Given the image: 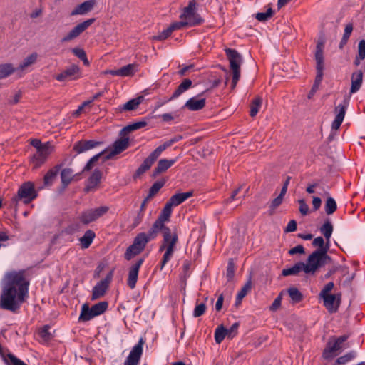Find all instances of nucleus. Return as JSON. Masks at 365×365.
Instances as JSON below:
<instances>
[{
    "label": "nucleus",
    "mask_w": 365,
    "mask_h": 365,
    "mask_svg": "<svg viewBox=\"0 0 365 365\" xmlns=\"http://www.w3.org/2000/svg\"><path fill=\"white\" fill-rule=\"evenodd\" d=\"M29 286L24 271L6 273L0 297V308L16 312L28 296Z\"/></svg>",
    "instance_id": "1"
},
{
    "label": "nucleus",
    "mask_w": 365,
    "mask_h": 365,
    "mask_svg": "<svg viewBox=\"0 0 365 365\" xmlns=\"http://www.w3.org/2000/svg\"><path fill=\"white\" fill-rule=\"evenodd\" d=\"M163 240L159 247V252L165 250L160 264V269H163L165 265L171 259L176 243L178 242V235L175 232H172L170 228H165L163 233Z\"/></svg>",
    "instance_id": "2"
},
{
    "label": "nucleus",
    "mask_w": 365,
    "mask_h": 365,
    "mask_svg": "<svg viewBox=\"0 0 365 365\" xmlns=\"http://www.w3.org/2000/svg\"><path fill=\"white\" fill-rule=\"evenodd\" d=\"M324 43L318 42L316 46L314 58L316 61V77L314 83L307 96L308 98H312L318 91L319 86L322 81L324 69Z\"/></svg>",
    "instance_id": "3"
},
{
    "label": "nucleus",
    "mask_w": 365,
    "mask_h": 365,
    "mask_svg": "<svg viewBox=\"0 0 365 365\" xmlns=\"http://www.w3.org/2000/svg\"><path fill=\"white\" fill-rule=\"evenodd\" d=\"M331 258L326 252V249L316 250L307 259L306 274H314L318 269L330 262Z\"/></svg>",
    "instance_id": "4"
},
{
    "label": "nucleus",
    "mask_w": 365,
    "mask_h": 365,
    "mask_svg": "<svg viewBox=\"0 0 365 365\" xmlns=\"http://www.w3.org/2000/svg\"><path fill=\"white\" fill-rule=\"evenodd\" d=\"M180 18L184 20L187 26H197L204 23V19L197 12V4L195 0L190 1L188 5L185 6Z\"/></svg>",
    "instance_id": "5"
},
{
    "label": "nucleus",
    "mask_w": 365,
    "mask_h": 365,
    "mask_svg": "<svg viewBox=\"0 0 365 365\" xmlns=\"http://www.w3.org/2000/svg\"><path fill=\"white\" fill-rule=\"evenodd\" d=\"M227 57L230 61V68L232 71V88H234L240 77V64L242 57L235 49L227 48L225 50Z\"/></svg>",
    "instance_id": "6"
},
{
    "label": "nucleus",
    "mask_w": 365,
    "mask_h": 365,
    "mask_svg": "<svg viewBox=\"0 0 365 365\" xmlns=\"http://www.w3.org/2000/svg\"><path fill=\"white\" fill-rule=\"evenodd\" d=\"M348 339L347 335H342L337 338L330 339L323 351L322 356L324 359H332L337 355V352L342 349V344Z\"/></svg>",
    "instance_id": "7"
},
{
    "label": "nucleus",
    "mask_w": 365,
    "mask_h": 365,
    "mask_svg": "<svg viewBox=\"0 0 365 365\" xmlns=\"http://www.w3.org/2000/svg\"><path fill=\"white\" fill-rule=\"evenodd\" d=\"M37 197V192L35 190L34 185L31 182H26L23 183L19 188L16 200H22L27 204L31 202Z\"/></svg>",
    "instance_id": "8"
},
{
    "label": "nucleus",
    "mask_w": 365,
    "mask_h": 365,
    "mask_svg": "<svg viewBox=\"0 0 365 365\" xmlns=\"http://www.w3.org/2000/svg\"><path fill=\"white\" fill-rule=\"evenodd\" d=\"M165 149L163 148L162 145H159L156 148L148 158H146L140 166L137 169L135 173L134 174V178H137L140 177L142 174L148 170L153 164L157 160L161 153Z\"/></svg>",
    "instance_id": "9"
},
{
    "label": "nucleus",
    "mask_w": 365,
    "mask_h": 365,
    "mask_svg": "<svg viewBox=\"0 0 365 365\" xmlns=\"http://www.w3.org/2000/svg\"><path fill=\"white\" fill-rule=\"evenodd\" d=\"M165 149L163 148L162 145H159L156 148L148 158H146L140 166L137 169L135 173L134 174V178H137L140 177L142 174L148 170L153 164L157 160L161 153Z\"/></svg>",
    "instance_id": "10"
},
{
    "label": "nucleus",
    "mask_w": 365,
    "mask_h": 365,
    "mask_svg": "<svg viewBox=\"0 0 365 365\" xmlns=\"http://www.w3.org/2000/svg\"><path fill=\"white\" fill-rule=\"evenodd\" d=\"M349 102L350 96H344L342 102L335 107V118L331 123L332 130H337L340 128L344 119Z\"/></svg>",
    "instance_id": "11"
},
{
    "label": "nucleus",
    "mask_w": 365,
    "mask_h": 365,
    "mask_svg": "<svg viewBox=\"0 0 365 365\" xmlns=\"http://www.w3.org/2000/svg\"><path fill=\"white\" fill-rule=\"evenodd\" d=\"M108 210L109 208L107 206H101L94 209H88L82 212L78 218L83 224L88 225L105 215Z\"/></svg>",
    "instance_id": "12"
},
{
    "label": "nucleus",
    "mask_w": 365,
    "mask_h": 365,
    "mask_svg": "<svg viewBox=\"0 0 365 365\" xmlns=\"http://www.w3.org/2000/svg\"><path fill=\"white\" fill-rule=\"evenodd\" d=\"M95 19H89L81 23L77 24L65 36L61 39L62 42H68L71 40L79 36L83 31H85L93 22Z\"/></svg>",
    "instance_id": "13"
},
{
    "label": "nucleus",
    "mask_w": 365,
    "mask_h": 365,
    "mask_svg": "<svg viewBox=\"0 0 365 365\" xmlns=\"http://www.w3.org/2000/svg\"><path fill=\"white\" fill-rule=\"evenodd\" d=\"M144 340L140 338L138 344H136L130 351L123 365H138L141 356L143 354V345Z\"/></svg>",
    "instance_id": "14"
},
{
    "label": "nucleus",
    "mask_w": 365,
    "mask_h": 365,
    "mask_svg": "<svg viewBox=\"0 0 365 365\" xmlns=\"http://www.w3.org/2000/svg\"><path fill=\"white\" fill-rule=\"evenodd\" d=\"M81 76V69L78 66L72 64L63 71L56 76V79L58 81L77 80Z\"/></svg>",
    "instance_id": "15"
},
{
    "label": "nucleus",
    "mask_w": 365,
    "mask_h": 365,
    "mask_svg": "<svg viewBox=\"0 0 365 365\" xmlns=\"http://www.w3.org/2000/svg\"><path fill=\"white\" fill-rule=\"evenodd\" d=\"M53 150L54 147L50 142L43 143V147L37 150L36 153L34 154L33 161L35 162L36 165L43 164Z\"/></svg>",
    "instance_id": "16"
},
{
    "label": "nucleus",
    "mask_w": 365,
    "mask_h": 365,
    "mask_svg": "<svg viewBox=\"0 0 365 365\" xmlns=\"http://www.w3.org/2000/svg\"><path fill=\"white\" fill-rule=\"evenodd\" d=\"M144 258H140L137 262L131 265L128 269L127 284L131 289H133L135 286L138 278V272L140 267L144 262Z\"/></svg>",
    "instance_id": "17"
},
{
    "label": "nucleus",
    "mask_w": 365,
    "mask_h": 365,
    "mask_svg": "<svg viewBox=\"0 0 365 365\" xmlns=\"http://www.w3.org/2000/svg\"><path fill=\"white\" fill-rule=\"evenodd\" d=\"M129 145V138L122 137L117 139L112 145L109 153L105 157V159H110L112 157L122 153L127 149Z\"/></svg>",
    "instance_id": "18"
},
{
    "label": "nucleus",
    "mask_w": 365,
    "mask_h": 365,
    "mask_svg": "<svg viewBox=\"0 0 365 365\" xmlns=\"http://www.w3.org/2000/svg\"><path fill=\"white\" fill-rule=\"evenodd\" d=\"M206 103L205 98H200V95L189 98L185 103L183 108L191 111H197L202 110Z\"/></svg>",
    "instance_id": "19"
},
{
    "label": "nucleus",
    "mask_w": 365,
    "mask_h": 365,
    "mask_svg": "<svg viewBox=\"0 0 365 365\" xmlns=\"http://www.w3.org/2000/svg\"><path fill=\"white\" fill-rule=\"evenodd\" d=\"M101 143V142L94 140H81L77 142L74 145L73 150L78 153H82L87 150L94 148Z\"/></svg>",
    "instance_id": "20"
},
{
    "label": "nucleus",
    "mask_w": 365,
    "mask_h": 365,
    "mask_svg": "<svg viewBox=\"0 0 365 365\" xmlns=\"http://www.w3.org/2000/svg\"><path fill=\"white\" fill-rule=\"evenodd\" d=\"M323 299L324 306L330 313L337 312L339 304L336 303V296L332 294H329L323 296H319Z\"/></svg>",
    "instance_id": "21"
},
{
    "label": "nucleus",
    "mask_w": 365,
    "mask_h": 365,
    "mask_svg": "<svg viewBox=\"0 0 365 365\" xmlns=\"http://www.w3.org/2000/svg\"><path fill=\"white\" fill-rule=\"evenodd\" d=\"M96 4L95 0H88L78 5L71 12V15H83L91 11Z\"/></svg>",
    "instance_id": "22"
},
{
    "label": "nucleus",
    "mask_w": 365,
    "mask_h": 365,
    "mask_svg": "<svg viewBox=\"0 0 365 365\" xmlns=\"http://www.w3.org/2000/svg\"><path fill=\"white\" fill-rule=\"evenodd\" d=\"M363 83V73L358 70L351 75V86L350 88V94L356 93L361 88Z\"/></svg>",
    "instance_id": "23"
},
{
    "label": "nucleus",
    "mask_w": 365,
    "mask_h": 365,
    "mask_svg": "<svg viewBox=\"0 0 365 365\" xmlns=\"http://www.w3.org/2000/svg\"><path fill=\"white\" fill-rule=\"evenodd\" d=\"M177 159H161L158 161L157 166L153 170V177H156L161 173L166 171L170 168L175 162Z\"/></svg>",
    "instance_id": "24"
},
{
    "label": "nucleus",
    "mask_w": 365,
    "mask_h": 365,
    "mask_svg": "<svg viewBox=\"0 0 365 365\" xmlns=\"http://www.w3.org/2000/svg\"><path fill=\"white\" fill-rule=\"evenodd\" d=\"M38 56L36 52H33L32 53L26 56L17 68H14L15 71H24L26 70L29 66H32L36 62Z\"/></svg>",
    "instance_id": "25"
},
{
    "label": "nucleus",
    "mask_w": 365,
    "mask_h": 365,
    "mask_svg": "<svg viewBox=\"0 0 365 365\" xmlns=\"http://www.w3.org/2000/svg\"><path fill=\"white\" fill-rule=\"evenodd\" d=\"M165 228L168 227L165 226V224H163L159 220L157 219L152 225L151 228L146 233L147 237L149 238L150 240H152L157 237L160 231H162L163 234L164 230Z\"/></svg>",
    "instance_id": "26"
},
{
    "label": "nucleus",
    "mask_w": 365,
    "mask_h": 365,
    "mask_svg": "<svg viewBox=\"0 0 365 365\" xmlns=\"http://www.w3.org/2000/svg\"><path fill=\"white\" fill-rule=\"evenodd\" d=\"M193 195L192 192H180L176 193L173 195L168 201L172 206L176 207L183 202H185L187 199L192 197Z\"/></svg>",
    "instance_id": "27"
},
{
    "label": "nucleus",
    "mask_w": 365,
    "mask_h": 365,
    "mask_svg": "<svg viewBox=\"0 0 365 365\" xmlns=\"http://www.w3.org/2000/svg\"><path fill=\"white\" fill-rule=\"evenodd\" d=\"M61 165H57L50 169L44 175L43 182L46 186H51L61 170Z\"/></svg>",
    "instance_id": "28"
},
{
    "label": "nucleus",
    "mask_w": 365,
    "mask_h": 365,
    "mask_svg": "<svg viewBox=\"0 0 365 365\" xmlns=\"http://www.w3.org/2000/svg\"><path fill=\"white\" fill-rule=\"evenodd\" d=\"M101 177L102 173L101 170L96 169L88 180V182L86 186V190L88 192L93 189L94 187H96L97 185L100 182Z\"/></svg>",
    "instance_id": "29"
},
{
    "label": "nucleus",
    "mask_w": 365,
    "mask_h": 365,
    "mask_svg": "<svg viewBox=\"0 0 365 365\" xmlns=\"http://www.w3.org/2000/svg\"><path fill=\"white\" fill-rule=\"evenodd\" d=\"M302 271L306 273L305 263L299 262L294 264L291 267L284 269L282 272V274L283 276L297 275Z\"/></svg>",
    "instance_id": "30"
},
{
    "label": "nucleus",
    "mask_w": 365,
    "mask_h": 365,
    "mask_svg": "<svg viewBox=\"0 0 365 365\" xmlns=\"http://www.w3.org/2000/svg\"><path fill=\"white\" fill-rule=\"evenodd\" d=\"M192 83L190 79H184L182 81V83L178 86V88L174 91V93H173V95L171 96L168 101H171L179 97L181 94L187 91L191 87Z\"/></svg>",
    "instance_id": "31"
},
{
    "label": "nucleus",
    "mask_w": 365,
    "mask_h": 365,
    "mask_svg": "<svg viewBox=\"0 0 365 365\" xmlns=\"http://www.w3.org/2000/svg\"><path fill=\"white\" fill-rule=\"evenodd\" d=\"M107 289L108 287L106 282H98L93 288L91 299L96 300L101 297H103L105 294Z\"/></svg>",
    "instance_id": "32"
},
{
    "label": "nucleus",
    "mask_w": 365,
    "mask_h": 365,
    "mask_svg": "<svg viewBox=\"0 0 365 365\" xmlns=\"http://www.w3.org/2000/svg\"><path fill=\"white\" fill-rule=\"evenodd\" d=\"M96 317L95 314L91 311V307L87 303L83 304L81 306V314L78 317V322H85L90 321L93 318Z\"/></svg>",
    "instance_id": "33"
},
{
    "label": "nucleus",
    "mask_w": 365,
    "mask_h": 365,
    "mask_svg": "<svg viewBox=\"0 0 365 365\" xmlns=\"http://www.w3.org/2000/svg\"><path fill=\"white\" fill-rule=\"evenodd\" d=\"M319 230L320 232L324 236L327 241V244H330V238L334 230V227L331 221L329 220H325Z\"/></svg>",
    "instance_id": "34"
},
{
    "label": "nucleus",
    "mask_w": 365,
    "mask_h": 365,
    "mask_svg": "<svg viewBox=\"0 0 365 365\" xmlns=\"http://www.w3.org/2000/svg\"><path fill=\"white\" fill-rule=\"evenodd\" d=\"M149 241L145 232H140L134 238L133 244L143 251Z\"/></svg>",
    "instance_id": "35"
},
{
    "label": "nucleus",
    "mask_w": 365,
    "mask_h": 365,
    "mask_svg": "<svg viewBox=\"0 0 365 365\" xmlns=\"http://www.w3.org/2000/svg\"><path fill=\"white\" fill-rule=\"evenodd\" d=\"M73 178V171L71 168H64L61 172V180L63 188H66L72 181Z\"/></svg>",
    "instance_id": "36"
},
{
    "label": "nucleus",
    "mask_w": 365,
    "mask_h": 365,
    "mask_svg": "<svg viewBox=\"0 0 365 365\" xmlns=\"http://www.w3.org/2000/svg\"><path fill=\"white\" fill-rule=\"evenodd\" d=\"M96 234L93 231L88 230L84 235L80 238V242L83 248H88L92 243Z\"/></svg>",
    "instance_id": "37"
},
{
    "label": "nucleus",
    "mask_w": 365,
    "mask_h": 365,
    "mask_svg": "<svg viewBox=\"0 0 365 365\" xmlns=\"http://www.w3.org/2000/svg\"><path fill=\"white\" fill-rule=\"evenodd\" d=\"M173 207V206H172L168 202H167L157 219L159 220L163 224H165V222L169 221L172 213Z\"/></svg>",
    "instance_id": "38"
},
{
    "label": "nucleus",
    "mask_w": 365,
    "mask_h": 365,
    "mask_svg": "<svg viewBox=\"0 0 365 365\" xmlns=\"http://www.w3.org/2000/svg\"><path fill=\"white\" fill-rule=\"evenodd\" d=\"M142 100V96L133 98L120 106V109L121 110H133L141 103Z\"/></svg>",
    "instance_id": "39"
},
{
    "label": "nucleus",
    "mask_w": 365,
    "mask_h": 365,
    "mask_svg": "<svg viewBox=\"0 0 365 365\" xmlns=\"http://www.w3.org/2000/svg\"><path fill=\"white\" fill-rule=\"evenodd\" d=\"M136 64L130 63L119 68V76H133L136 72Z\"/></svg>",
    "instance_id": "40"
},
{
    "label": "nucleus",
    "mask_w": 365,
    "mask_h": 365,
    "mask_svg": "<svg viewBox=\"0 0 365 365\" xmlns=\"http://www.w3.org/2000/svg\"><path fill=\"white\" fill-rule=\"evenodd\" d=\"M147 122L146 121H138L133 123H131L130 125H128L127 126L124 127L120 130V135H123L124 133H129L132 132L138 129H140L145 126H146Z\"/></svg>",
    "instance_id": "41"
},
{
    "label": "nucleus",
    "mask_w": 365,
    "mask_h": 365,
    "mask_svg": "<svg viewBox=\"0 0 365 365\" xmlns=\"http://www.w3.org/2000/svg\"><path fill=\"white\" fill-rule=\"evenodd\" d=\"M108 307V302L103 301L93 305L91 309L95 316L97 317L104 313L107 310Z\"/></svg>",
    "instance_id": "42"
},
{
    "label": "nucleus",
    "mask_w": 365,
    "mask_h": 365,
    "mask_svg": "<svg viewBox=\"0 0 365 365\" xmlns=\"http://www.w3.org/2000/svg\"><path fill=\"white\" fill-rule=\"evenodd\" d=\"M15 71L14 67L11 63H4L0 65V79L5 78L11 75Z\"/></svg>",
    "instance_id": "43"
},
{
    "label": "nucleus",
    "mask_w": 365,
    "mask_h": 365,
    "mask_svg": "<svg viewBox=\"0 0 365 365\" xmlns=\"http://www.w3.org/2000/svg\"><path fill=\"white\" fill-rule=\"evenodd\" d=\"M337 209V205L336 200L331 197H327L325 205L324 210L327 215H332Z\"/></svg>",
    "instance_id": "44"
},
{
    "label": "nucleus",
    "mask_w": 365,
    "mask_h": 365,
    "mask_svg": "<svg viewBox=\"0 0 365 365\" xmlns=\"http://www.w3.org/2000/svg\"><path fill=\"white\" fill-rule=\"evenodd\" d=\"M140 252H142V250L132 244L126 249L124 257L126 260L129 261Z\"/></svg>",
    "instance_id": "45"
},
{
    "label": "nucleus",
    "mask_w": 365,
    "mask_h": 365,
    "mask_svg": "<svg viewBox=\"0 0 365 365\" xmlns=\"http://www.w3.org/2000/svg\"><path fill=\"white\" fill-rule=\"evenodd\" d=\"M227 336V329H225L222 325L219 326L215 331V340L217 344H220Z\"/></svg>",
    "instance_id": "46"
},
{
    "label": "nucleus",
    "mask_w": 365,
    "mask_h": 365,
    "mask_svg": "<svg viewBox=\"0 0 365 365\" xmlns=\"http://www.w3.org/2000/svg\"><path fill=\"white\" fill-rule=\"evenodd\" d=\"M352 31H353L352 24H346L345 26V29H344V35H343L342 38L339 45V47L340 49H342L344 48V46L347 43L348 40L351 36Z\"/></svg>",
    "instance_id": "47"
},
{
    "label": "nucleus",
    "mask_w": 365,
    "mask_h": 365,
    "mask_svg": "<svg viewBox=\"0 0 365 365\" xmlns=\"http://www.w3.org/2000/svg\"><path fill=\"white\" fill-rule=\"evenodd\" d=\"M262 100L259 97L255 98L250 104V115L251 117H255L262 106Z\"/></svg>",
    "instance_id": "48"
},
{
    "label": "nucleus",
    "mask_w": 365,
    "mask_h": 365,
    "mask_svg": "<svg viewBox=\"0 0 365 365\" xmlns=\"http://www.w3.org/2000/svg\"><path fill=\"white\" fill-rule=\"evenodd\" d=\"M356 352L354 351H351L348 352L347 354H346L345 355L339 357L336 359V363L339 365H345L349 361L354 359L356 357Z\"/></svg>",
    "instance_id": "49"
},
{
    "label": "nucleus",
    "mask_w": 365,
    "mask_h": 365,
    "mask_svg": "<svg viewBox=\"0 0 365 365\" xmlns=\"http://www.w3.org/2000/svg\"><path fill=\"white\" fill-rule=\"evenodd\" d=\"M165 184V180L161 179L155 182L149 190L148 197L154 196Z\"/></svg>",
    "instance_id": "50"
},
{
    "label": "nucleus",
    "mask_w": 365,
    "mask_h": 365,
    "mask_svg": "<svg viewBox=\"0 0 365 365\" xmlns=\"http://www.w3.org/2000/svg\"><path fill=\"white\" fill-rule=\"evenodd\" d=\"M72 52L76 56H77L83 62L84 65H89V61L87 58L86 53L83 48H74L72 49Z\"/></svg>",
    "instance_id": "51"
},
{
    "label": "nucleus",
    "mask_w": 365,
    "mask_h": 365,
    "mask_svg": "<svg viewBox=\"0 0 365 365\" xmlns=\"http://www.w3.org/2000/svg\"><path fill=\"white\" fill-rule=\"evenodd\" d=\"M251 289V281L249 280L238 292L236 298V303H240L241 300L246 296L248 291Z\"/></svg>",
    "instance_id": "52"
},
{
    "label": "nucleus",
    "mask_w": 365,
    "mask_h": 365,
    "mask_svg": "<svg viewBox=\"0 0 365 365\" xmlns=\"http://www.w3.org/2000/svg\"><path fill=\"white\" fill-rule=\"evenodd\" d=\"M288 294L294 302H299L302 299V294L298 289L295 287H291L287 290Z\"/></svg>",
    "instance_id": "53"
},
{
    "label": "nucleus",
    "mask_w": 365,
    "mask_h": 365,
    "mask_svg": "<svg viewBox=\"0 0 365 365\" xmlns=\"http://www.w3.org/2000/svg\"><path fill=\"white\" fill-rule=\"evenodd\" d=\"M273 15V10L271 7H269L266 12H259L256 14L255 18L257 20L261 22L267 21Z\"/></svg>",
    "instance_id": "54"
},
{
    "label": "nucleus",
    "mask_w": 365,
    "mask_h": 365,
    "mask_svg": "<svg viewBox=\"0 0 365 365\" xmlns=\"http://www.w3.org/2000/svg\"><path fill=\"white\" fill-rule=\"evenodd\" d=\"M312 245L314 247H319L317 250H324L326 249V252L327 253L329 249V245L327 242L325 245L324 240L322 237H317L314 238L312 241Z\"/></svg>",
    "instance_id": "55"
},
{
    "label": "nucleus",
    "mask_w": 365,
    "mask_h": 365,
    "mask_svg": "<svg viewBox=\"0 0 365 365\" xmlns=\"http://www.w3.org/2000/svg\"><path fill=\"white\" fill-rule=\"evenodd\" d=\"M206 309L207 307L205 303L197 304L193 310L192 316L194 317H199L205 314Z\"/></svg>",
    "instance_id": "56"
},
{
    "label": "nucleus",
    "mask_w": 365,
    "mask_h": 365,
    "mask_svg": "<svg viewBox=\"0 0 365 365\" xmlns=\"http://www.w3.org/2000/svg\"><path fill=\"white\" fill-rule=\"evenodd\" d=\"M104 152H106V150H103V151H102V152H101V153L93 155L91 158H90L89 160L86 164L85 167L83 168V171H88V170H91V168L93 166V164L96 161H98V160L99 159L100 156L101 155H103L104 153Z\"/></svg>",
    "instance_id": "57"
},
{
    "label": "nucleus",
    "mask_w": 365,
    "mask_h": 365,
    "mask_svg": "<svg viewBox=\"0 0 365 365\" xmlns=\"http://www.w3.org/2000/svg\"><path fill=\"white\" fill-rule=\"evenodd\" d=\"M235 275V264L232 259L228 262L227 270H226V277L228 281H230L233 279Z\"/></svg>",
    "instance_id": "58"
},
{
    "label": "nucleus",
    "mask_w": 365,
    "mask_h": 365,
    "mask_svg": "<svg viewBox=\"0 0 365 365\" xmlns=\"http://www.w3.org/2000/svg\"><path fill=\"white\" fill-rule=\"evenodd\" d=\"M298 203L299 205V210L301 215L303 216L308 215L309 208L306 201L304 199H299Z\"/></svg>",
    "instance_id": "59"
},
{
    "label": "nucleus",
    "mask_w": 365,
    "mask_h": 365,
    "mask_svg": "<svg viewBox=\"0 0 365 365\" xmlns=\"http://www.w3.org/2000/svg\"><path fill=\"white\" fill-rule=\"evenodd\" d=\"M173 32L168 27L166 29H164L162 32H160L158 36H153V39L157 41H163L168 38Z\"/></svg>",
    "instance_id": "60"
},
{
    "label": "nucleus",
    "mask_w": 365,
    "mask_h": 365,
    "mask_svg": "<svg viewBox=\"0 0 365 365\" xmlns=\"http://www.w3.org/2000/svg\"><path fill=\"white\" fill-rule=\"evenodd\" d=\"M187 26V24H185L184 20H181L180 21H175L172 23L168 27L171 30V31H174L175 30H180L183 27Z\"/></svg>",
    "instance_id": "61"
},
{
    "label": "nucleus",
    "mask_w": 365,
    "mask_h": 365,
    "mask_svg": "<svg viewBox=\"0 0 365 365\" xmlns=\"http://www.w3.org/2000/svg\"><path fill=\"white\" fill-rule=\"evenodd\" d=\"M359 58H365V40L362 39L359 41L358 44V53Z\"/></svg>",
    "instance_id": "62"
},
{
    "label": "nucleus",
    "mask_w": 365,
    "mask_h": 365,
    "mask_svg": "<svg viewBox=\"0 0 365 365\" xmlns=\"http://www.w3.org/2000/svg\"><path fill=\"white\" fill-rule=\"evenodd\" d=\"M334 287V284L332 282H328L321 290L319 293V296H323L326 294H329V292L333 289Z\"/></svg>",
    "instance_id": "63"
},
{
    "label": "nucleus",
    "mask_w": 365,
    "mask_h": 365,
    "mask_svg": "<svg viewBox=\"0 0 365 365\" xmlns=\"http://www.w3.org/2000/svg\"><path fill=\"white\" fill-rule=\"evenodd\" d=\"M282 201L283 197L279 195L272 201L270 205V210H272V212L282 203Z\"/></svg>",
    "instance_id": "64"
}]
</instances>
